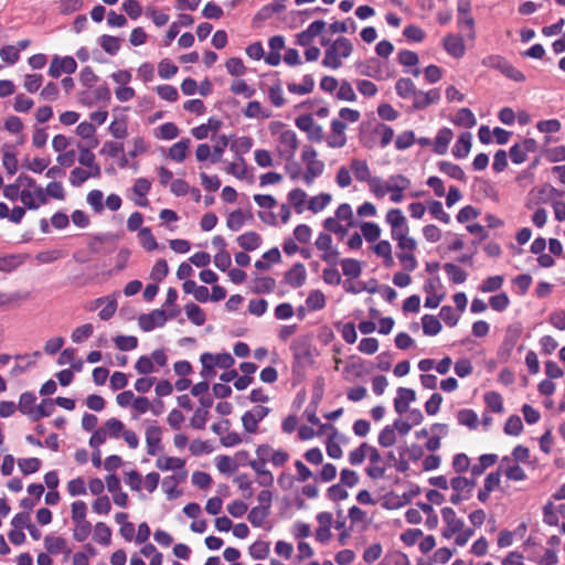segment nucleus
Masks as SVG:
<instances>
[{
    "label": "nucleus",
    "mask_w": 565,
    "mask_h": 565,
    "mask_svg": "<svg viewBox=\"0 0 565 565\" xmlns=\"http://www.w3.org/2000/svg\"><path fill=\"white\" fill-rule=\"evenodd\" d=\"M353 51L352 43L347 38L337 39L324 52L322 65L337 70L342 65V58H347Z\"/></svg>",
    "instance_id": "1"
},
{
    "label": "nucleus",
    "mask_w": 565,
    "mask_h": 565,
    "mask_svg": "<svg viewBox=\"0 0 565 565\" xmlns=\"http://www.w3.org/2000/svg\"><path fill=\"white\" fill-rule=\"evenodd\" d=\"M398 242L396 252L397 258L399 259L402 266L406 270H414L417 266L416 258L414 257L413 252L416 248V242L408 235L405 237H401L396 239Z\"/></svg>",
    "instance_id": "2"
},
{
    "label": "nucleus",
    "mask_w": 565,
    "mask_h": 565,
    "mask_svg": "<svg viewBox=\"0 0 565 565\" xmlns=\"http://www.w3.org/2000/svg\"><path fill=\"white\" fill-rule=\"evenodd\" d=\"M419 493V488L413 484L396 483L391 490V509H396L408 503L414 497Z\"/></svg>",
    "instance_id": "3"
},
{
    "label": "nucleus",
    "mask_w": 565,
    "mask_h": 565,
    "mask_svg": "<svg viewBox=\"0 0 565 565\" xmlns=\"http://www.w3.org/2000/svg\"><path fill=\"white\" fill-rule=\"evenodd\" d=\"M298 138L295 131L284 130L278 137L277 151L281 159L289 161L295 157Z\"/></svg>",
    "instance_id": "4"
},
{
    "label": "nucleus",
    "mask_w": 565,
    "mask_h": 565,
    "mask_svg": "<svg viewBox=\"0 0 565 565\" xmlns=\"http://www.w3.org/2000/svg\"><path fill=\"white\" fill-rule=\"evenodd\" d=\"M315 244L322 252L320 258L331 266H337L339 263V252L332 246V237L327 233H320Z\"/></svg>",
    "instance_id": "5"
},
{
    "label": "nucleus",
    "mask_w": 565,
    "mask_h": 565,
    "mask_svg": "<svg viewBox=\"0 0 565 565\" xmlns=\"http://www.w3.org/2000/svg\"><path fill=\"white\" fill-rule=\"evenodd\" d=\"M269 412L270 409L268 407L262 405L254 406L250 411L245 412L242 416L244 429L249 434L257 433L259 422H262Z\"/></svg>",
    "instance_id": "6"
},
{
    "label": "nucleus",
    "mask_w": 565,
    "mask_h": 565,
    "mask_svg": "<svg viewBox=\"0 0 565 565\" xmlns=\"http://www.w3.org/2000/svg\"><path fill=\"white\" fill-rule=\"evenodd\" d=\"M296 126L307 132L308 139L315 142L322 141L324 135L323 129L318 125L311 115H301L296 118Z\"/></svg>",
    "instance_id": "7"
},
{
    "label": "nucleus",
    "mask_w": 565,
    "mask_h": 565,
    "mask_svg": "<svg viewBox=\"0 0 565 565\" xmlns=\"http://www.w3.org/2000/svg\"><path fill=\"white\" fill-rule=\"evenodd\" d=\"M77 63L72 56L60 57L53 56L50 67L49 75L53 78H58L63 73L73 74L76 72Z\"/></svg>",
    "instance_id": "8"
},
{
    "label": "nucleus",
    "mask_w": 565,
    "mask_h": 565,
    "mask_svg": "<svg viewBox=\"0 0 565 565\" xmlns=\"http://www.w3.org/2000/svg\"><path fill=\"white\" fill-rule=\"evenodd\" d=\"M441 516L446 526L443 530V536L445 539H451L457 532H461L465 527L462 519L457 518V514L452 508L446 507L441 509Z\"/></svg>",
    "instance_id": "9"
},
{
    "label": "nucleus",
    "mask_w": 565,
    "mask_h": 565,
    "mask_svg": "<svg viewBox=\"0 0 565 565\" xmlns=\"http://www.w3.org/2000/svg\"><path fill=\"white\" fill-rule=\"evenodd\" d=\"M168 317L163 310L156 309L150 313L142 315L139 317V327L145 332L152 331L154 328L163 327L167 322Z\"/></svg>",
    "instance_id": "10"
},
{
    "label": "nucleus",
    "mask_w": 565,
    "mask_h": 565,
    "mask_svg": "<svg viewBox=\"0 0 565 565\" xmlns=\"http://www.w3.org/2000/svg\"><path fill=\"white\" fill-rule=\"evenodd\" d=\"M146 446L147 452L150 456H156L158 452L162 450L161 439H162V429L160 426L153 424L146 428Z\"/></svg>",
    "instance_id": "11"
},
{
    "label": "nucleus",
    "mask_w": 565,
    "mask_h": 565,
    "mask_svg": "<svg viewBox=\"0 0 565 565\" xmlns=\"http://www.w3.org/2000/svg\"><path fill=\"white\" fill-rule=\"evenodd\" d=\"M77 148L79 151L78 162L92 171L93 178H99L102 175V169L95 161V154L89 148L84 147L82 143H78Z\"/></svg>",
    "instance_id": "12"
},
{
    "label": "nucleus",
    "mask_w": 565,
    "mask_h": 565,
    "mask_svg": "<svg viewBox=\"0 0 565 565\" xmlns=\"http://www.w3.org/2000/svg\"><path fill=\"white\" fill-rule=\"evenodd\" d=\"M391 227L394 239L408 235L406 217L403 215L401 210H391Z\"/></svg>",
    "instance_id": "13"
},
{
    "label": "nucleus",
    "mask_w": 565,
    "mask_h": 565,
    "mask_svg": "<svg viewBox=\"0 0 565 565\" xmlns=\"http://www.w3.org/2000/svg\"><path fill=\"white\" fill-rule=\"evenodd\" d=\"M367 457L370 459V466L366 469L367 475L373 479L382 478L386 467L383 463L379 450L371 446Z\"/></svg>",
    "instance_id": "14"
},
{
    "label": "nucleus",
    "mask_w": 565,
    "mask_h": 565,
    "mask_svg": "<svg viewBox=\"0 0 565 565\" xmlns=\"http://www.w3.org/2000/svg\"><path fill=\"white\" fill-rule=\"evenodd\" d=\"M444 49L455 58H460L465 55L466 46L461 36L456 34H448L444 38Z\"/></svg>",
    "instance_id": "15"
},
{
    "label": "nucleus",
    "mask_w": 565,
    "mask_h": 565,
    "mask_svg": "<svg viewBox=\"0 0 565 565\" xmlns=\"http://www.w3.org/2000/svg\"><path fill=\"white\" fill-rule=\"evenodd\" d=\"M440 99V93L434 88L428 92L416 90L413 96V107L424 109L427 106L437 103Z\"/></svg>",
    "instance_id": "16"
},
{
    "label": "nucleus",
    "mask_w": 565,
    "mask_h": 565,
    "mask_svg": "<svg viewBox=\"0 0 565 565\" xmlns=\"http://www.w3.org/2000/svg\"><path fill=\"white\" fill-rule=\"evenodd\" d=\"M416 398V393L412 388L399 387L396 392L394 399V407L398 414H404L408 411L409 404Z\"/></svg>",
    "instance_id": "17"
},
{
    "label": "nucleus",
    "mask_w": 565,
    "mask_h": 565,
    "mask_svg": "<svg viewBox=\"0 0 565 565\" xmlns=\"http://www.w3.org/2000/svg\"><path fill=\"white\" fill-rule=\"evenodd\" d=\"M29 296V292L19 290L0 292V309L17 308L21 302L25 301Z\"/></svg>",
    "instance_id": "18"
},
{
    "label": "nucleus",
    "mask_w": 565,
    "mask_h": 565,
    "mask_svg": "<svg viewBox=\"0 0 565 565\" xmlns=\"http://www.w3.org/2000/svg\"><path fill=\"white\" fill-rule=\"evenodd\" d=\"M267 462L253 459L248 466L256 472L257 482L262 487H270L274 483L273 473L266 468Z\"/></svg>",
    "instance_id": "19"
},
{
    "label": "nucleus",
    "mask_w": 565,
    "mask_h": 565,
    "mask_svg": "<svg viewBox=\"0 0 565 565\" xmlns=\"http://www.w3.org/2000/svg\"><path fill=\"white\" fill-rule=\"evenodd\" d=\"M307 278V271L301 263L295 264L285 274V281L291 286L292 288L301 287Z\"/></svg>",
    "instance_id": "20"
},
{
    "label": "nucleus",
    "mask_w": 565,
    "mask_h": 565,
    "mask_svg": "<svg viewBox=\"0 0 565 565\" xmlns=\"http://www.w3.org/2000/svg\"><path fill=\"white\" fill-rule=\"evenodd\" d=\"M500 469H503L509 480L522 481L526 478L524 470L518 463H513L510 457L505 456L502 458Z\"/></svg>",
    "instance_id": "21"
},
{
    "label": "nucleus",
    "mask_w": 565,
    "mask_h": 565,
    "mask_svg": "<svg viewBox=\"0 0 565 565\" xmlns=\"http://www.w3.org/2000/svg\"><path fill=\"white\" fill-rule=\"evenodd\" d=\"M454 137L451 129L443 128L438 131L433 142L434 151L437 154H445L448 150V146Z\"/></svg>",
    "instance_id": "22"
},
{
    "label": "nucleus",
    "mask_w": 565,
    "mask_h": 565,
    "mask_svg": "<svg viewBox=\"0 0 565 565\" xmlns=\"http://www.w3.org/2000/svg\"><path fill=\"white\" fill-rule=\"evenodd\" d=\"M472 136L470 132H462L452 148L454 157L458 159L466 158L471 149Z\"/></svg>",
    "instance_id": "23"
},
{
    "label": "nucleus",
    "mask_w": 565,
    "mask_h": 565,
    "mask_svg": "<svg viewBox=\"0 0 565 565\" xmlns=\"http://www.w3.org/2000/svg\"><path fill=\"white\" fill-rule=\"evenodd\" d=\"M190 145L191 140L189 138L181 139L169 149V157L177 162L184 161L188 156Z\"/></svg>",
    "instance_id": "24"
},
{
    "label": "nucleus",
    "mask_w": 565,
    "mask_h": 565,
    "mask_svg": "<svg viewBox=\"0 0 565 565\" xmlns=\"http://www.w3.org/2000/svg\"><path fill=\"white\" fill-rule=\"evenodd\" d=\"M238 245L245 250H255L262 244V237L256 232H246L237 237Z\"/></svg>",
    "instance_id": "25"
},
{
    "label": "nucleus",
    "mask_w": 565,
    "mask_h": 565,
    "mask_svg": "<svg viewBox=\"0 0 565 565\" xmlns=\"http://www.w3.org/2000/svg\"><path fill=\"white\" fill-rule=\"evenodd\" d=\"M36 399V396L31 392H24L20 395L18 409L30 417V419L33 422L34 416V402Z\"/></svg>",
    "instance_id": "26"
},
{
    "label": "nucleus",
    "mask_w": 565,
    "mask_h": 565,
    "mask_svg": "<svg viewBox=\"0 0 565 565\" xmlns=\"http://www.w3.org/2000/svg\"><path fill=\"white\" fill-rule=\"evenodd\" d=\"M409 186V180L403 175L391 177V201L399 202L402 192Z\"/></svg>",
    "instance_id": "27"
},
{
    "label": "nucleus",
    "mask_w": 565,
    "mask_h": 565,
    "mask_svg": "<svg viewBox=\"0 0 565 565\" xmlns=\"http://www.w3.org/2000/svg\"><path fill=\"white\" fill-rule=\"evenodd\" d=\"M351 173L358 181L365 182L371 178L370 169L364 160L353 159L350 162Z\"/></svg>",
    "instance_id": "28"
},
{
    "label": "nucleus",
    "mask_w": 565,
    "mask_h": 565,
    "mask_svg": "<svg viewBox=\"0 0 565 565\" xmlns=\"http://www.w3.org/2000/svg\"><path fill=\"white\" fill-rule=\"evenodd\" d=\"M276 288V280L273 277H257L253 280L252 291L255 294H270Z\"/></svg>",
    "instance_id": "29"
},
{
    "label": "nucleus",
    "mask_w": 565,
    "mask_h": 565,
    "mask_svg": "<svg viewBox=\"0 0 565 565\" xmlns=\"http://www.w3.org/2000/svg\"><path fill=\"white\" fill-rule=\"evenodd\" d=\"M315 88V81L311 75H305L301 84L289 83L287 89L291 94L307 95L310 94Z\"/></svg>",
    "instance_id": "30"
},
{
    "label": "nucleus",
    "mask_w": 565,
    "mask_h": 565,
    "mask_svg": "<svg viewBox=\"0 0 565 565\" xmlns=\"http://www.w3.org/2000/svg\"><path fill=\"white\" fill-rule=\"evenodd\" d=\"M184 311L189 320L195 326L204 324L206 320L205 312L195 303L190 302L184 306Z\"/></svg>",
    "instance_id": "31"
},
{
    "label": "nucleus",
    "mask_w": 565,
    "mask_h": 565,
    "mask_svg": "<svg viewBox=\"0 0 565 565\" xmlns=\"http://www.w3.org/2000/svg\"><path fill=\"white\" fill-rule=\"evenodd\" d=\"M215 465L221 473L232 475L237 470V460L230 456H217L215 458Z\"/></svg>",
    "instance_id": "32"
},
{
    "label": "nucleus",
    "mask_w": 565,
    "mask_h": 565,
    "mask_svg": "<svg viewBox=\"0 0 565 565\" xmlns=\"http://www.w3.org/2000/svg\"><path fill=\"white\" fill-rule=\"evenodd\" d=\"M454 122L460 127L472 128L477 125V119L469 108H461L457 111Z\"/></svg>",
    "instance_id": "33"
},
{
    "label": "nucleus",
    "mask_w": 565,
    "mask_h": 565,
    "mask_svg": "<svg viewBox=\"0 0 565 565\" xmlns=\"http://www.w3.org/2000/svg\"><path fill=\"white\" fill-rule=\"evenodd\" d=\"M185 465V461L177 457H161L156 461V467L162 471L181 469Z\"/></svg>",
    "instance_id": "34"
},
{
    "label": "nucleus",
    "mask_w": 565,
    "mask_h": 565,
    "mask_svg": "<svg viewBox=\"0 0 565 565\" xmlns=\"http://www.w3.org/2000/svg\"><path fill=\"white\" fill-rule=\"evenodd\" d=\"M94 540L102 545H109L111 541V530L104 523L98 522L94 527Z\"/></svg>",
    "instance_id": "35"
},
{
    "label": "nucleus",
    "mask_w": 565,
    "mask_h": 565,
    "mask_svg": "<svg viewBox=\"0 0 565 565\" xmlns=\"http://www.w3.org/2000/svg\"><path fill=\"white\" fill-rule=\"evenodd\" d=\"M98 42L102 49L110 55H116L120 50V39L116 36L104 34Z\"/></svg>",
    "instance_id": "36"
},
{
    "label": "nucleus",
    "mask_w": 565,
    "mask_h": 565,
    "mask_svg": "<svg viewBox=\"0 0 565 565\" xmlns=\"http://www.w3.org/2000/svg\"><path fill=\"white\" fill-rule=\"evenodd\" d=\"M438 167L439 170L448 177L459 181L465 180V172L458 164L451 163L449 161H440Z\"/></svg>",
    "instance_id": "37"
},
{
    "label": "nucleus",
    "mask_w": 565,
    "mask_h": 565,
    "mask_svg": "<svg viewBox=\"0 0 565 565\" xmlns=\"http://www.w3.org/2000/svg\"><path fill=\"white\" fill-rule=\"evenodd\" d=\"M444 269L449 280H451L454 284H462L467 279V273L452 263H446L444 265Z\"/></svg>",
    "instance_id": "38"
},
{
    "label": "nucleus",
    "mask_w": 565,
    "mask_h": 565,
    "mask_svg": "<svg viewBox=\"0 0 565 565\" xmlns=\"http://www.w3.org/2000/svg\"><path fill=\"white\" fill-rule=\"evenodd\" d=\"M23 264V258L20 255H7L0 257V271L11 273Z\"/></svg>",
    "instance_id": "39"
},
{
    "label": "nucleus",
    "mask_w": 565,
    "mask_h": 565,
    "mask_svg": "<svg viewBox=\"0 0 565 565\" xmlns=\"http://www.w3.org/2000/svg\"><path fill=\"white\" fill-rule=\"evenodd\" d=\"M245 223L246 216L242 210H235L231 212L226 220V226L233 232L239 231L245 225Z\"/></svg>",
    "instance_id": "40"
},
{
    "label": "nucleus",
    "mask_w": 565,
    "mask_h": 565,
    "mask_svg": "<svg viewBox=\"0 0 565 565\" xmlns=\"http://www.w3.org/2000/svg\"><path fill=\"white\" fill-rule=\"evenodd\" d=\"M423 331L426 335H436L441 330L440 321L431 315H425L422 318Z\"/></svg>",
    "instance_id": "41"
},
{
    "label": "nucleus",
    "mask_w": 565,
    "mask_h": 565,
    "mask_svg": "<svg viewBox=\"0 0 565 565\" xmlns=\"http://www.w3.org/2000/svg\"><path fill=\"white\" fill-rule=\"evenodd\" d=\"M457 420L460 425L467 426L470 429L478 427V416L472 409H461L457 413Z\"/></svg>",
    "instance_id": "42"
},
{
    "label": "nucleus",
    "mask_w": 565,
    "mask_h": 565,
    "mask_svg": "<svg viewBox=\"0 0 565 565\" xmlns=\"http://www.w3.org/2000/svg\"><path fill=\"white\" fill-rule=\"evenodd\" d=\"M243 114L247 118H268L270 116V113L264 110L260 103L257 100L249 102L243 110Z\"/></svg>",
    "instance_id": "43"
},
{
    "label": "nucleus",
    "mask_w": 565,
    "mask_h": 565,
    "mask_svg": "<svg viewBox=\"0 0 565 565\" xmlns=\"http://www.w3.org/2000/svg\"><path fill=\"white\" fill-rule=\"evenodd\" d=\"M44 546L49 554L56 555L64 551L65 540L60 536L46 535Z\"/></svg>",
    "instance_id": "44"
},
{
    "label": "nucleus",
    "mask_w": 565,
    "mask_h": 565,
    "mask_svg": "<svg viewBox=\"0 0 565 565\" xmlns=\"http://www.w3.org/2000/svg\"><path fill=\"white\" fill-rule=\"evenodd\" d=\"M306 199L307 193L301 189H294L288 193V201L298 214L303 212Z\"/></svg>",
    "instance_id": "45"
},
{
    "label": "nucleus",
    "mask_w": 565,
    "mask_h": 565,
    "mask_svg": "<svg viewBox=\"0 0 565 565\" xmlns=\"http://www.w3.org/2000/svg\"><path fill=\"white\" fill-rule=\"evenodd\" d=\"M270 545L265 541H256L249 546V555L254 559H265L269 555Z\"/></svg>",
    "instance_id": "46"
},
{
    "label": "nucleus",
    "mask_w": 565,
    "mask_h": 565,
    "mask_svg": "<svg viewBox=\"0 0 565 565\" xmlns=\"http://www.w3.org/2000/svg\"><path fill=\"white\" fill-rule=\"evenodd\" d=\"M138 237L141 246L147 250H154L158 247L157 239L154 238L149 227L140 228Z\"/></svg>",
    "instance_id": "47"
},
{
    "label": "nucleus",
    "mask_w": 565,
    "mask_h": 565,
    "mask_svg": "<svg viewBox=\"0 0 565 565\" xmlns=\"http://www.w3.org/2000/svg\"><path fill=\"white\" fill-rule=\"evenodd\" d=\"M94 327L92 323H85L74 329L71 339L74 343H82L92 337Z\"/></svg>",
    "instance_id": "48"
},
{
    "label": "nucleus",
    "mask_w": 565,
    "mask_h": 565,
    "mask_svg": "<svg viewBox=\"0 0 565 565\" xmlns=\"http://www.w3.org/2000/svg\"><path fill=\"white\" fill-rule=\"evenodd\" d=\"M54 403L55 402L52 399L45 398L38 406H35L33 422H38L42 417L52 415L55 409Z\"/></svg>",
    "instance_id": "49"
},
{
    "label": "nucleus",
    "mask_w": 565,
    "mask_h": 565,
    "mask_svg": "<svg viewBox=\"0 0 565 565\" xmlns=\"http://www.w3.org/2000/svg\"><path fill=\"white\" fill-rule=\"evenodd\" d=\"M324 170L323 162H311L307 164L306 172L303 174V181L307 185L311 184L316 178L322 174Z\"/></svg>",
    "instance_id": "50"
},
{
    "label": "nucleus",
    "mask_w": 565,
    "mask_h": 565,
    "mask_svg": "<svg viewBox=\"0 0 565 565\" xmlns=\"http://www.w3.org/2000/svg\"><path fill=\"white\" fill-rule=\"evenodd\" d=\"M338 221H345L347 222V226H355L356 223L354 221V217H353V212H352V209L350 206V204L348 203H343L341 205L338 206L337 211H335V217Z\"/></svg>",
    "instance_id": "51"
},
{
    "label": "nucleus",
    "mask_w": 565,
    "mask_h": 565,
    "mask_svg": "<svg viewBox=\"0 0 565 565\" xmlns=\"http://www.w3.org/2000/svg\"><path fill=\"white\" fill-rule=\"evenodd\" d=\"M306 305L310 310H320L326 306V297L320 290H312L307 297Z\"/></svg>",
    "instance_id": "52"
},
{
    "label": "nucleus",
    "mask_w": 565,
    "mask_h": 565,
    "mask_svg": "<svg viewBox=\"0 0 565 565\" xmlns=\"http://www.w3.org/2000/svg\"><path fill=\"white\" fill-rule=\"evenodd\" d=\"M156 136L163 140H172L179 136V128L174 122L162 124Z\"/></svg>",
    "instance_id": "53"
},
{
    "label": "nucleus",
    "mask_w": 565,
    "mask_h": 565,
    "mask_svg": "<svg viewBox=\"0 0 565 565\" xmlns=\"http://www.w3.org/2000/svg\"><path fill=\"white\" fill-rule=\"evenodd\" d=\"M330 202H331L330 194L320 193L319 195H316L310 199L308 209L313 213H318V212L322 211Z\"/></svg>",
    "instance_id": "54"
},
{
    "label": "nucleus",
    "mask_w": 565,
    "mask_h": 565,
    "mask_svg": "<svg viewBox=\"0 0 565 565\" xmlns=\"http://www.w3.org/2000/svg\"><path fill=\"white\" fill-rule=\"evenodd\" d=\"M103 428L106 429V434L108 437L118 438L120 434L124 433L125 425L121 420L117 418H110L106 420Z\"/></svg>",
    "instance_id": "55"
},
{
    "label": "nucleus",
    "mask_w": 565,
    "mask_h": 565,
    "mask_svg": "<svg viewBox=\"0 0 565 565\" xmlns=\"http://www.w3.org/2000/svg\"><path fill=\"white\" fill-rule=\"evenodd\" d=\"M503 281L504 278L501 275L491 276L482 281V284L479 286V289L482 292H493L502 287Z\"/></svg>",
    "instance_id": "56"
},
{
    "label": "nucleus",
    "mask_w": 565,
    "mask_h": 565,
    "mask_svg": "<svg viewBox=\"0 0 565 565\" xmlns=\"http://www.w3.org/2000/svg\"><path fill=\"white\" fill-rule=\"evenodd\" d=\"M523 430V424L518 415H511L504 425V433L510 436H519Z\"/></svg>",
    "instance_id": "57"
},
{
    "label": "nucleus",
    "mask_w": 565,
    "mask_h": 565,
    "mask_svg": "<svg viewBox=\"0 0 565 565\" xmlns=\"http://www.w3.org/2000/svg\"><path fill=\"white\" fill-rule=\"evenodd\" d=\"M89 178H93L90 170H84L82 168H74L70 173V183L73 186H81Z\"/></svg>",
    "instance_id": "58"
},
{
    "label": "nucleus",
    "mask_w": 565,
    "mask_h": 565,
    "mask_svg": "<svg viewBox=\"0 0 565 565\" xmlns=\"http://www.w3.org/2000/svg\"><path fill=\"white\" fill-rule=\"evenodd\" d=\"M18 466L23 475H31L36 472L41 467L39 458H22L18 460Z\"/></svg>",
    "instance_id": "59"
},
{
    "label": "nucleus",
    "mask_w": 565,
    "mask_h": 565,
    "mask_svg": "<svg viewBox=\"0 0 565 565\" xmlns=\"http://www.w3.org/2000/svg\"><path fill=\"white\" fill-rule=\"evenodd\" d=\"M429 213L438 221L448 224L450 222V215L444 211L443 204L439 201L428 202Z\"/></svg>",
    "instance_id": "60"
},
{
    "label": "nucleus",
    "mask_w": 565,
    "mask_h": 565,
    "mask_svg": "<svg viewBox=\"0 0 565 565\" xmlns=\"http://www.w3.org/2000/svg\"><path fill=\"white\" fill-rule=\"evenodd\" d=\"M226 71L233 76H243L245 75L247 68L244 65L242 58L239 57H231L225 63Z\"/></svg>",
    "instance_id": "61"
},
{
    "label": "nucleus",
    "mask_w": 565,
    "mask_h": 565,
    "mask_svg": "<svg viewBox=\"0 0 565 565\" xmlns=\"http://www.w3.org/2000/svg\"><path fill=\"white\" fill-rule=\"evenodd\" d=\"M178 72V67L169 58H163L158 65V74L163 79L173 77Z\"/></svg>",
    "instance_id": "62"
},
{
    "label": "nucleus",
    "mask_w": 565,
    "mask_h": 565,
    "mask_svg": "<svg viewBox=\"0 0 565 565\" xmlns=\"http://www.w3.org/2000/svg\"><path fill=\"white\" fill-rule=\"evenodd\" d=\"M270 511H267L260 507H254L248 513V521L256 527L264 524V521L269 515Z\"/></svg>",
    "instance_id": "63"
},
{
    "label": "nucleus",
    "mask_w": 565,
    "mask_h": 565,
    "mask_svg": "<svg viewBox=\"0 0 565 565\" xmlns=\"http://www.w3.org/2000/svg\"><path fill=\"white\" fill-rule=\"evenodd\" d=\"M361 231H362L363 237L367 242H375L380 237V234H381V228L379 227V225L375 223H372V222L362 223Z\"/></svg>",
    "instance_id": "64"
}]
</instances>
